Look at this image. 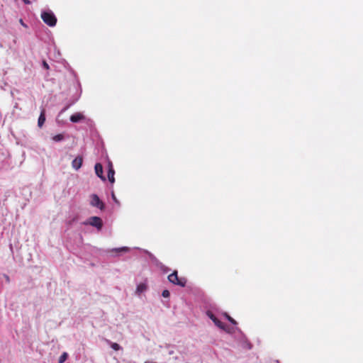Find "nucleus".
Instances as JSON below:
<instances>
[{"mask_svg": "<svg viewBox=\"0 0 363 363\" xmlns=\"http://www.w3.org/2000/svg\"><path fill=\"white\" fill-rule=\"evenodd\" d=\"M144 363H155V362H152V361H146Z\"/></svg>", "mask_w": 363, "mask_h": 363, "instance_id": "22", "label": "nucleus"}, {"mask_svg": "<svg viewBox=\"0 0 363 363\" xmlns=\"http://www.w3.org/2000/svg\"><path fill=\"white\" fill-rule=\"evenodd\" d=\"M20 22H21V23L23 26H25V25H24V23H23V21H22V20H21V21H20Z\"/></svg>", "mask_w": 363, "mask_h": 363, "instance_id": "24", "label": "nucleus"}, {"mask_svg": "<svg viewBox=\"0 0 363 363\" xmlns=\"http://www.w3.org/2000/svg\"><path fill=\"white\" fill-rule=\"evenodd\" d=\"M84 118V116L81 113H75L74 114L70 116V121L72 123H77L80 121L81 120H83Z\"/></svg>", "mask_w": 363, "mask_h": 363, "instance_id": "9", "label": "nucleus"}, {"mask_svg": "<svg viewBox=\"0 0 363 363\" xmlns=\"http://www.w3.org/2000/svg\"><path fill=\"white\" fill-rule=\"evenodd\" d=\"M227 319L231 323H233V325H236L237 324V322L233 318H231L230 315H225Z\"/></svg>", "mask_w": 363, "mask_h": 363, "instance_id": "16", "label": "nucleus"}, {"mask_svg": "<svg viewBox=\"0 0 363 363\" xmlns=\"http://www.w3.org/2000/svg\"><path fill=\"white\" fill-rule=\"evenodd\" d=\"M41 18L44 23L49 26H54L56 24L57 18L54 13L50 10L42 11Z\"/></svg>", "mask_w": 363, "mask_h": 363, "instance_id": "1", "label": "nucleus"}, {"mask_svg": "<svg viewBox=\"0 0 363 363\" xmlns=\"http://www.w3.org/2000/svg\"><path fill=\"white\" fill-rule=\"evenodd\" d=\"M247 348H248V349H250V348H251V345H250V343H248V344H247Z\"/></svg>", "mask_w": 363, "mask_h": 363, "instance_id": "23", "label": "nucleus"}, {"mask_svg": "<svg viewBox=\"0 0 363 363\" xmlns=\"http://www.w3.org/2000/svg\"><path fill=\"white\" fill-rule=\"evenodd\" d=\"M233 330L234 329L233 328L225 327V330H224L226 331L228 333H233Z\"/></svg>", "mask_w": 363, "mask_h": 363, "instance_id": "18", "label": "nucleus"}, {"mask_svg": "<svg viewBox=\"0 0 363 363\" xmlns=\"http://www.w3.org/2000/svg\"><path fill=\"white\" fill-rule=\"evenodd\" d=\"M82 162H83L82 157L81 156H78L74 160H72V167L75 170H79L82 165Z\"/></svg>", "mask_w": 363, "mask_h": 363, "instance_id": "6", "label": "nucleus"}, {"mask_svg": "<svg viewBox=\"0 0 363 363\" xmlns=\"http://www.w3.org/2000/svg\"><path fill=\"white\" fill-rule=\"evenodd\" d=\"M208 316L213 320L216 326L222 330H225V325L221 321H220L212 313L208 312Z\"/></svg>", "mask_w": 363, "mask_h": 363, "instance_id": "5", "label": "nucleus"}, {"mask_svg": "<svg viewBox=\"0 0 363 363\" xmlns=\"http://www.w3.org/2000/svg\"><path fill=\"white\" fill-rule=\"evenodd\" d=\"M68 357V354L67 352H63L60 357H59L58 363H64Z\"/></svg>", "mask_w": 363, "mask_h": 363, "instance_id": "13", "label": "nucleus"}, {"mask_svg": "<svg viewBox=\"0 0 363 363\" xmlns=\"http://www.w3.org/2000/svg\"><path fill=\"white\" fill-rule=\"evenodd\" d=\"M6 279H7V280L9 279L8 276H6Z\"/></svg>", "mask_w": 363, "mask_h": 363, "instance_id": "26", "label": "nucleus"}, {"mask_svg": "<svg viewBox=\"0 0 363 363\" xmlns=\"http://www.w3.org/2000/svg\"><path fill=\"white\" fill-rule=\"evenodd\" d=\"M45 121V110L43 109L40 113V115L38 118V127L41 128L43 125Z\"/></svg>", "mask_w": 363, "mask_h": 363, "instance_id": "10", "label": "nucleus"}, {"mask_svg": "<svg viewBox=\"0 0 363 363\" xmlns=\"http://www.w3.org/2000/svg\"><path fill=\"white\" fill-rule=\"evenodd\" d=\"M147 286L146 284L141 283L137 286L135 293L138 294H140L141 293L145 292L147 290Z\"/></svg>", "mask_w": 363, "mask_h": 363, "instance_id": "11", "label": "nucleus"}, {"mask_svg": "<svg viewBox=\"0 0 363 363\" xmlns=\"http://www.w3.org/2000/svg\"><path fill=\"white\" fill-rule=\"evenodd\" d=\"M115 172L113 168V165L111 162L108 163V179L111 183H114L115 178H114Z\"/></svg>", "mask_w": 363, "mask_h": 363, "instance_id": "8", "label": "nucleus"}, {"mask_svg": "<svg viewBox=\"0 0 363 363\" xmlns=\"http://www.w3.org/2000/svg\"><path fill=\"white\" fill-rule=\"evenodd\" d=\"M95 172L96 174L103 181H106L105 177L103 175V167L100 163L95 164Z\"/></svg>", "mask_w": 363, "mask_h": 363, "instance_id": "7", "label": "nucleus"}, {"mask_svg": "<svg viewBox=\"0 0 363 363\" xmlns=\"http://www.w3.org/2000/svg\"><path fill=\"white\" fill-rule=\"evenodd\" d=\"M52 140L55 143H59L65 140L64 134H57L52 137Z\"/></svg>", "mask_w": 363, "mask_h": 363, "instance_id": "12", "label": "nucleus"}, {"mask_svg": "<svg viewBox=\"0 0 363 363\" xmlns=\"http://www.w3.org/2000/svg\"><path fill=\"white\" fill-rule=\"evenodd\" d=\"M23 2H24L26 4H30V0H23Z\"/></svg>", "mask_w": 363, "mask_h": 363, "instance_id": "21", "label": "nucleus"}, {"mask_svg": "<svg viewBox=\"0 0 363 363\" xmlns=\"http://www.w3.org/2000/svg\"><path fill=\"white\" fill-rule=\"evenodd\" d=\"M91 200L90 204L92 206H95L99 208V209H103L104 208V205L103 202L100 200L99 196L96 194H92L91 196Z\"/></svg>", "mask_w": 363, "mask_h": 363, "instance_id": "3", "label": "nucleus"}, {"mask_svg": "<svg viewBox=\"0 0 363 363\" xmlns=\"http://www.w3.org/2000/svg\"><path fill=\"white\" fill-rule=\"evenodd\" d=\"M43 67H44L46 69H49V65H48V64L45 61H43Z\"/></svg>", "mask_w": 363, "mask_h": 363, "instance_id": "19", "label": "nucleus"}, {"mask_svg": "<svg viewBox=\"0 0 363 363\" xmlns=\"http://www.w3.org/2000/svg\"><path fill=\"white\" fill-rule=\"evenodd\" d=\"M130 250V248L128 247H122L119 248H114L112 250V251L116 252H128Z\"/></svg>", "mask_w": 363, "mask_h": 363, "instance_id": "14", "label": "nucleus"}, {"mask_svg": "<svg viewBox=\"0 0 363 363\" xmlns=\"http://www.w3.org/2000/svg\"><path fill=\"white\" fill-rule=\"evenodd\" d=\"M111 347L113 350L116 351L120 350L121 349V347L116 342H112L111 344Z\"/></svg>", "mask_w": 363, "mask_h": 363, "instance_id": "15", "label": "nucleus"}, {"mask_svg": "<svg viewBox=\"0 0 363 363\" xmlns=\"http://www.w3.org/2000/svg\"><path fill=\"white\" fill-rule=\"evenodd\" d=\"M173 352H174L173 351H170L169 353V354H172Z\"/></svg>", "mask_w": 363, "mask_h": 363, "instance_id": "25", "label": "nucleus"}, {"mask_svg": "<svg viewBox=\"0 0 363 363\" xmlns=\"http://www.w3.org/2000/svg\"><path fill=\"white\" fill-rule=\"evenodd\" d=\"M168 280L169 282L182 287L185 286L186 284V279L185 278L178 277L177 271H174L172 274L168 276Z\"/></svg>", "mask_w": 363, "mask_h": 363, "instance_id": "2", "label": "nucleus"}, {"mask_svg": "<svg viewBox=\"0 0 363 363\" xmlns=\"http://www.w3.org/2000/svg\"><path fill=\"white\" fill-rule=\"evenodd\" d=\"M88 223L92 226L97 228L99 230H100L102 228L101 219L97 216L91 217Z\"/></svg>", "mask_w": 363, "mask_h": 363, "instance_id": "4", "label": "nucleus"}, {"mask_svg": "<svg viewBox=\"0 0 363 363\" xmlns=\"http://www.w3.org/2000/svg\"><path fill=\"white\" fill-rule=\"evenodd\" d=\"M162 296L164 298H168L170 295V293L168 290H164L162 294Z\"/></svg>", "mask_w": 363, "mask_h": 363, "instance_id": "17", "label": "nucleus"}, {"mask_svg": "<svg viewBox=\"0 0 363 363\" xmlns=\"http://www.w3.org/2000/svg\"><path fill=\"white\" fill-rule=\"evenodd\" d=\"M111 196H112L113 200L116 203H118V200H117V199H116V196H115V194H114V193H113V192H112Z\"/></svg>", "mask_w": 363, "mask_h": 363, "instance_id": "20", "label": "nucleus"}]
</instances>
